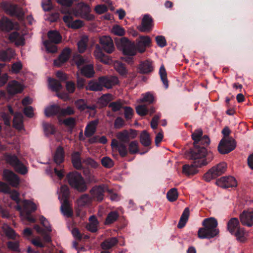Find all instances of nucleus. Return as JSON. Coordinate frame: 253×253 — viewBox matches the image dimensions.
I'll use <instances>...</instances> for the list:
<instances>
[{"label": "nucleus", "mask_w": 253, "mask_h": 253, "mask_svg": "<svg viewBox=\"0 0 253 253\" xmlns=\"http://www.w3.org/2000/svg\"><path fill=\"white\" fill-rule=\"evenodd\" d=\"M44 45L46 48V50L48 52L55 53L57 51V46L53 42H50L48 41H45L43 42Z\"/></svg>", "instance_id": "864d4df0"}, {"label": "nucleus", "mask_w": 253, "mask_h": 253, "mask_svg": "<svg viewBox=\"0 0 253 253\" xmlns=\"http://www.w3.org/2000/svg\"><path fill=\"white\" fill-rule=\"evenodd\" d=\"M7 248L11 251L20 252L19 244L17 241H8L7 242Z\"/></svg>", "instance_id": "052dcab7"}, {"label": "nucleus", "mask_w": 253, "mask_h": 253, "mask_svg": "<svg viewBox=\"0 0 253 253\" xmlns=\"http://www.w3.org/2000/svg\"><path fill=\"white\" fill-rule=\"evenodd\" d=\"M136 113L141 116H144L148 114V107L145 105H139L136 107Z\"/></svg>", "instance_id": "5fc2aeb1"}, {"label": "nucleus", "mask_w": 253, "mask_h": 253, "mask_svg": "<svg viewBox=\"0 0 253 253\" xmlns=\"http://www.w3.org/2000/svg\"><path fill=\"white\" fill-rule=\"evenodd\" d=\"M81 73L87 78L93 77L95 74L93 65L90 64L84 66L81 68Z\"/></svg>", "instance_id": "c756f323"}, {"label": "nucleus", "mask_w": 253, "mask_h": 253, "mask_svg": "<svg viewBox=\"0 0 253 253\" xmlns=\"http://www.w3.org/2000/svg\"><path fill=\"white\" fill-rule=\"evenodd\" d=\"M99 81L102 83L103 87L111 88L119 83L118 78L116 76H102L99 78Z\"/></svg>", "instance_id": "f3484780"}, {"label": "nucleus", "mask_w": 253, "mask_h": 253, "mask_svg": "<svg viewBox=\"0 0 253 253\" xmlns=\"http://www.w3.org/2000/svg\"><path fill=\"white\" fill-rule=\"evenodd\" d=\"M139 72L141 74H147L152 72L154 67L152 62L149 60L141 62L138 66Z\"/></svg>", "instance_id": "412c9836"}, {"label": "nucleus", "mask_w": 253, "mask_h": 253, "mask_svg": "<svg viewBox=\"0 0 253 253\" xmlns=\"http://www.w3.org/2000/svg\"><path fill=\"white\" fill-rule=\"evenodd\" d=\"M107 187L104 185H96L93 186L90 190V194L92 200L98 202H101L104 198V193Z\"/></svg>", "instance_id": "f8f14e48"}, {"label": "nucleus", "mask_w": 253, "mask_h": 253, "mask_svg": "<svg viewBox=\"0 0 253 253\" xmlns=\"http://www.w3.org/2000/svg\"><path fill=\"white\" fill-rule=\"evenodd\" d=\"M155 39L156 42L159 46L164 47L167 45L166 40L164 36H158Z\"/></svg>", "instance_id": "774afa93"}, {"label": "nucleus", "mask_w": 253, "mask_h": 253, "mask_svg": "<svg viewBox=\"0 0 253 253\" xmlns=\"http://www.w3.org/2000/svg\"><path fill=\"white\" fill-rule=\"evenodd\" d=\"M137 135L136 130L130 129L129 130H123L117 134V137L121 143L124 144L128 143L132 139L135 138Z\"/></svg>", "instance_id": "9b49d317"}, {"label": "nucleus", "mask_w": 253, "mask_h": 253, "mask_svg": "<svg viewBox=\"0 0 253 253\" xmlns=\"http://www.w3.org/2000/svg\"><path fill=\"white\" fill-rule=\"evenodd\" d=\"M83 163L92 168H97L99 164L91 158H87L83 161Z\"/></svg>", "instance_id": "0e129e2a"}, {"label": "nucleus", "mask_w": 253, "mask_h": 253, "mask_svg": "<svg viewBox=\"0 0 253 253\" xmlns=\"http://www.w3.org/2000/svg\"><path fill=\"white\" fill-rule=\"evenodd\" d=\"M103 88L102 83L100 82L98 78L97 81H90L88 84L87 89L91 91H98L102 90Z\"/></svg>", "instance_id": "e433bc0d"}, {"label": "nucleus", "mask_w": 253, "mask_h": 253, "mask_svg": "<svg viewBox=\"0 0 253 253\" xmlns=\"http://www.w3.org/2000/svg\"><path fill=\"white\" fill-rule=\"evenodd\" d=\"M118 243L116 237H112L105 240L101 244V247L103 250H108L115 246Z\"/></svg>", "instance_id": "f704fd0d"}, {"label": "nucleus", "mask_w": 253, "mask_h": 253, "mask_svg": "<svg viewBox=\"0 0 253 253\" xmlns=\"http://www.w3.org/2000/svg\"><path fill=\"white\" fill-rule=\"evenodd\" d=\"M116 150L118 151L120 156L122 158L126 156L128 153L126 146L123 143L120 144Z\"/></svg>", "instance_id": "13d9d810"}, {"label": "nucleus", "mask_w": 253, "mask_h": 253, "mask_svg": "<svg viewBox=\"0 0 253 253\" xmlns=\"http://www.w3.org/2000/svg\"><path fill=\"white\" fill-rule=\"evenodd\" d=\"M102 165L106 168H111L114 166L113 160L108 157H104L101 160Z\"/></svg>", "instance_id": "bf43d9fd"}, {"label": "nucleus", "mask_w": 253, "mask_h": 253, "mask_svg": "<svg viewBox=\"0 0 253 253\" xmlns=\"http://www.w3.org/2000/svg\"><path fill=\"white\" fill-rule=\"evenodd\" d=\"M159 74L161 81H162L166 88L169 87V83L167 79V74L164 65H162L159 70Z\"/></svg>", "instance_id": "c03bdc74"}, {"label": "nucleus", "mask_w": 253, "mask_h": 253, "mask_svg": "<svg viewBox=\"0 0 253 253\" xmlns=\"http://www.w3.org/2000/svg\"><path fill=\"white\" fill-rule=\"evenodd\" d=\"M42 7L45 11H49L53 8L51 0H43L42 2Z\"/></svg>", "instance_id": "338daca9"}, {"label": "nucleus", "mask_w": 253, "mask_h": 253, "mask_svg": "<svg viewBox=\"0 0 253 253\" xmlns=\"http://www.w3.org/2000/svg\"><path fill=\"white\" fill-rule=\"evenodd\" d=\"M40 220L41 223L44 227V229H42L39 225L36 224L34 226V228L36 230V231L38 233L40 234H42L45 230H46V231L48 232V233L51 232V227L49 225L47 220L43 216H41L40 218Z\"/></svg>", "instance_id": "5701e85b"}, {"label": "nucleus", "mask_w": 253, "mask_h": 253, "mask_svg": "<svg viewBox=\"0 0 253 253\" xmlns=\"http://www.w3.org/2000/svg\"><path fill=\"white\" fill-rule=\"evenodd\" d=\"M23 89L21 84L15 80L9 82L7 86V91L10 95L21 93Z\"/></svg>", "instance_id": "aec40b11"}, {"label": "nucleus", "mask_w": 253, "mask_h": 253, "mask_svg": "<svg viewBox=\"0 0 253 253\" xmlns=\"http://www.w3.org/2000/svg\"><path fill=\"white\" fill-rule=\"evenodd\" d=\"M75 113L74 109L71 106H68L66 108H61L60 111V116L65 117L67 116H71Z\"/></svg>", "instance_id": "603ef678"}, {"label": "nucleus", "mask_w": 253, "mask_h": 253, "mask_svg": "<svg viewBox=\"0 0 253 253\" xmlns=\"http://www.w3.org/2000/svg\"><path fill=\"white\" fill-rule=\"evenodd\" d=\"M1 27L4 30L9 31L13 29V25L12 22L10 20L6 19L2 22Z\"/></svg>", "instance_id": "680f3d73"}, {"label": "nucleus", "mask_w": 253, "mask_h": 253, "mask_svg": "<svg viewBox=\"0 0 253 253\" xmlns=\"http://www.w3.org/2000/svg\"><path fill=\"white\" fill-rule=\"evenodd\" d=\"M189 209L188 208H186L180 218L179 222L177 225V227L178 228H182L184 227L188 219V217L189 216Z\"/></svg>", "instance_id": "c9c22d12"}, {"label": "nucleus", "mask_w": 253, "mask_h": 253, "mask_svg": "<svg viewBox=\"0 0 253 253\" xmlns=\"http://www.w3.org/2000/svg\"><path fill=\"white\" fill-rule=\"evenodd\" d=\"M47 36L48 41L54 44L59 43L62 40V36L60 34L56 31L50 30L48 32Z\"/></svg>", "instance_id": "7c9ffc66"}, {"label": "nucleus", "mask_w": 253, "mask_h": 253, "mask_svg": "<svg viewBox=\"0 0 253 253\" xmlns=\"http://www.w3.org/2000/svg\"><path fill=\"white\" fill-rule=\"evenodd\" d=\"M117 72L122 76H126L127 73L125 65L120 62H117L114 64Z\"/></svg>", "instance_id": "a18cd8bd"}, {"label": "nucleus", "mask_w": 253, "mask_h": 253, "mask_svg": "<svg viewBox=\"0 0 253 253\" xmlns=\"http://www.w3.org/2000/svg\"><path fill=\"white\" fill-rule=\"evenodd\" d=\"M98 124L97 120L90 122L86 126L84 130V135L86 137H91L96 132Z\"/></svg>", "instance_id": "b1692460"}, {"label": "nucleus", "mask_w": 253, "mask_h": 253, "mask_svg": "<svg viewBox=\"0 0 253 253\" xmlns=\"http://www.w3.org/2000/svg\"><path fill=\"white\" fill-rule=\"evenodd\" d=\"M71 50L69 48H65L63 50L57 59L54 60V65L57 67L61 66L69 59Z\"/></svg>", "instance_id": "6ab92c4d"}, {"label": "nucleus", "mask_w": 253, "mask_h": 253, "mask_svg": "<svg viewBox=\"0 0 253 253\" xmlns=\"http://www.w3.org/2000/svg\"><path fill=\"white\" fill-rule=\"evenodd\" d=\"M235 140L231 138H222L218 146V151L221 154H228L236 148Z\"/></svg>", "instance_id": "9d476101"}, {"label": "nucleus", "mask_w": 253, "mask_h": 253, "mask_svg": "<svg viewBox=\"0 0 253 253\" xmlns=\"http://www.w3.org/2000/svg\"><path fill=\"white\" fill-rule=\"evenodd\" d=\"M150 149V148H147L144 152H139L138 143L137 141H132L129 143L128 148V152L130 154H135L139 153L140 155H144L148 152Z\"/></svg>", "instance_id": "cd10ccee"}, {"label": "nucleus", "mask_w": 253, "mask_h": 253, "mask_svg": "<svg viewBox=\"0 0 253 253\" xmlns=\"http://www.w3.org/2000/svg\"><path fill=\"white\" fill-rule=\"evenodd\" d=\"M151 43L150 37L141 36L136 40L135 45L137 48V51L140 53H143L146 50V47L149 46Z\"/></svg>", "instance_id": "dca6fc26"}, {"label": "nucleus", "mask_w": 253, "mask_h": 253, "mask_svg": "<svg viewBox=\"0 0 253 253\" xmlns=\"http://www.w3.org/2000/svg\"><path fill=\"white\" fill-rule=\"evenodd\" d=\"M91 198L88 194L82 195L78 200V204L80 207H84L89 205L91 202Z\"/></svg>", "instance_id": "ea45409f"}, {"label": "nucleus", "mask_w": 253, "mask_h": 253, "mask_svg": "<svg viewBox=\"0 0 253 253\" xmlns=\"http://www.w3.org/2000/svg\"><path fill=\"white\" fill-rule=\"evenodd\" d=\"M178 197L177 190L175 188L170 189L167 194V198L168 200L170 202H173L175 201Z\"/></svg>", "instance_id": "49530a36"}, {"label": "nucleus", "mask_w": 253, "mask_h": 253, "mask_svg": "<svg viewBox=\"0 0 253 253\" xmlns=\"http://www.w3.org/2000/svg\"><path fill=\"white\" fill-rule=\"evenodd\" d=\"M116 43L118 48L123 50L126 55L134 56L136 54L137 48L134 42H130L125 37L116 40Z\"/></svg>", "instance_id": "39448f33"}, {"label": "nucleus", "mask_w": 253, "mask_h": 253, "mask_svg": "<svg viewBox=\"0 0 253 253\" xmlns=\"http://www.w3.org/2000/svg\"><path fill=\"white\" fill-rule=\"evenodd\" d=\"M142 95L143 97L140 99L141 103L146 102L148 104H152L155 101L154 96L150 92L143 94Z\"/></svg>", "instance_id": "09e8293b"}, {"label": "nucleus", "mask_w": 253, "mask_h": 253, "mask_svg": "<svg viewBox=\"0 0 253 253\" xmlns=\"http://www.w3.org/2000/svg\"><path fill=\"white\" fill-rule=\"evenodd\" d=\"M60 107L56 105H53L47 107L45 110V115L47 117H51L52 116L59 114L60 115Z\"/></svg>", "instance_id": "4c0bfd02"}, {"label": "nucleus", "mask_w": 253, "mask_h": 253, "mask_svg": "<svg viewBox=\"0 0 253 253\" xmlns=\"http://www.w3.org/2000/svg\"><path fill=\"white\" fill-rule=\"evenodd\" d=\"M111 95L110 94H106L102 95L98 99L97 103L99 106V108H102L106 107L111 100Z\"/></svg>", "instance_id": "a19ab883"}, {"label": "nucleus", "mask_w": 253, "mask_h": 253, "mask_svg": "<svg viewBox=\"0 0 253 253\" xmlns=\"http://www.w3.org/2000/svg\"><path fill=\"white\" fill-rule=\"evenodd\" d=\"M10 197L11 199L14 201L17 204L15 207L16 209L18 211H22V206L19 204L21 200L19 197V193L15 191H13L10 194Z\"/></svg>", "instance_id": "3c124183"}, {"label": "nucleus", "mask_w": 253, "mask_h": 253, "mask_svg": "<svg viewBox=\"0 0 253 253\" xmlns=\"http://www.w3.org/2000/svg\"><path fill=\"white\" fill-rule=\"evenodd\" d=\"M242 224L248 227L253 225V211H244L240 215Z\"/></svg>", "instance_id": "a211bd4d"}, {"label": "nucleus", "mask_w": 253, "mask_h": 253, "mask_svg": "<svg viewBox=\"0 0 253 253\" xmlns=\"http://www.w3.org/2000/svg\"><path fill=\"white\" fill-rule=\"evenodd\" d=\"M108 107L111 108L113 112H116L120 111L123 107V104L121 100H118L116 101L110 103L108 105Z\"/></svg>", "instance_id": "8fccbe9b"}, {"label": "nucleus", "mask_w": 253, "mask_h": 253, "mask_svg": "<svg viewBox=\"0 0 253 253\" xmlns=\"http://www.w3.org/2000/svg\"><path fill=\"white\" fill-rule=\"evenodd\" d=\"M227 229L230 233L234 235L238 240L242 241L244 237V231L240 227L239 219L236 217L231 218L227 222Z\"/></svg>", "instance_id": "0eeeda50"}, {"label": "nucleus", "mask_w": 253, "mask_h": 253, "mask_svg": "<svg viewBox=\"0 0 253 253\" xmlns=\"http://www.w3.org/2000/svg\"><path fill=\"white\" fill-rule=\"evenodd\" d=\"M60 193L62 195L63 200L68 199L70 195V192L69 187L67 185H63L61 186L60 189Z\"/></svg>", "instance_id": "e2e57ef3"}, {"label": "nucleus", "mask_w": 253, "mask_h": 253, "mask_svg": "<svg viewBox=\"0 0 253 253\" xmlns=\"http://www.w3.org/2000/svg\"><path fill=\"white\" fill-rule=\"evenodd\" d=\"M65 152L63 147L58 146L54 155L53 159L54 162L57 165H60L64 161Z\"/></svg>", "instance_id": "393cba45"}, {"label": "nucleus", "mask_w": 253, "mask_h": 253, "mask_svg": "<svg viewBox=\"0 0 253 253\" xmlns=\"http://www.w3.org/2000/svg\"><path fill=\"white\" fill-rule=\"evenodd\" d=\"M216 183L217 185L224 188L235 187L237 184L235 178L232 176L221 177L217 180Z\"/></svg>", "instance_id": "4468645a"}, {"label": "nucleus", "mask_w": 253, "mask_h": 253, "mask_svg": "<svg viewBox=\"0 0 253 253\" xmlns=\"http://www.w3.org/2000/svg\"><path fill=\"white\" fill-rule=\"evenodd\" d=\"M60 208L61 212L64 215L68 217L73 216V211L68 199L63 200Z\"/></svg>", "instance_id": "a878e982"}, {"label": "nucleus", "mask_w": 253, "mask_h": 253, "mask_svg": "<svg viewBox=\"0 0 253 253\" xmlns=\"http://www.w3.org/2000/svg\"><path fill=\"white\" fill-rule=\"evenodd\" d=\"M3 177L4 180L13 187H16L19 184V179L18 176L11 170L4 169Z\"/></svg>", "instance_id": "2eb2a0df"}, {"label": "nucleus", "mask_w": 253, "mask_h": 253, "mask_svg": "<svg viewBox=\"0 0 253 253\" xmlns=\"http://www.w3.org/2000/svg\"><path fill=\"white\" fill-rule=\"evenodd\" d=\"M48 82L50 88L53 91L57 92L62 88L61 83L57 80L49 78Z\"/></svg>", "instance_id": "37998d69"}, {"label": "nucleus", "mask_w": 253, "mask_h": 253, "mask_svg": "<svg viewBox=\"0 0 253 253\" xmlns=\"http://www.w3.org/2000/svg\"><path fill=\"white\" fill-rule=\"evenodd\" d=\"M99 43L101 47L98 44L96 45L94 55L95 58L100 62L109 64L110 58L103 53L102 50L108 54L112 53L115 50L113 40L110 36H102L99 38Z\"/></svg>", "instance_id": "f03ea898"}, {"label": "nucleus", "mask_w": 253, "mask_h": 253, "mask_svg": "<svg viewBox=\"0 0 253 253\" xmlns=\"http://www.w3.org/2000/svg\"><path fill=\"white\" fill-rule=\"evenodd\" d=\"M91 11V7L88 4L81 2L78 3L74 12L77 17H80L87 21H92L94 20L95 16L90 14Z\"/></svg>", "instance_id": "6e6552de"}, {"label": "nucleus", "mask_w": 253, "mask_h": 253, "mask_svg": "<svg viewBox=\"0 0 253 253\" xmlns=\"http://www.w3.org/2000/svg\"><path fill=\"white\" fill-rule=\"evenodd\" d=\"M21 204L22 210L23 209L25 213H27L28 212L32 213L35 211L37 209L35 204L29 200H23L21 202Z\"/></svg>", "instance_id": "c85d7f7f"}, {"label": "nucleus", "mask_w": 253, "mask_h": 253, "mask_svg": "<svg viewBox=\"0 0 253 253\" xmlns=\"http://www.w3.org/2000/svg\"><path fill=\"white\" fill-rule=\"evenodd\" d=\"M227 165L225 163H220L210 169L203 176L204 179L209 182L212 179H215L225 172Z\"/></svg>", "instance_id": "1a4fd4ad"}, {"label": "nucleus", "mask_w": 253, "mask_h": 253, "mask_svg": "<svg viewBox=\"0 0 253 253\" xmlns=\"http://www.w3.org/2000/svg\"><path fill=\"white\" fill-rule=\"evenodd\" d=\"M14 51L11 48L6 50H0V60L2 61H9L14 56Z\"/></svg>", "instance_id": "2f4dec72"}, {"label": "nucleus", "mask_w": 253, "mask_h": 253, "mask_svg": "<svg viewBox=\"0 0 253 253\" xmlns=\"http://www.w3.org/2000/svg\"><path fill=\"white\" fill-rule=\"evenodd\" d=\"M4 160L11 165L17 172L24 175L28 172L27 168L18 159L15 155L5 153L4 155Z\"/></svg>", "instance_id": "423d86ee"}, {"label": "nucleus", "mask_w": 253, "mask_h": 253, "mask_svg": "<svg viewBox=\"0 0 253 253\" xmlns=\"http://www.w3.org/2000/svg\"><path fill=\"white\" fill-rule=\"evenodd\" d=\"M140 141L141 144L147 148H151V140L149 134L146 131L143 130L140 136Z\"/></svg>", "instance_id": "72a5a7b5"}, {"label": "nucleus", "mask_w": 253, "mask_h": 253, "mask_svg": "<svg viewBox=\"0 0 253 253\" xmlns=\"http://www.w3.org/2000/svg\"><path fill=\"white\" fill-rule=\"evenodd\" d=\"M43 126L44 130L46 134H53L55 132V130L53 126L48 123H43Z\"/></svg>", "instance_id": "69168bd1"}, {"label": "nucleus", "mask_w": 253, "mask_h": 253, "mask_svg": "<svg viewBox=\"0 0 253 253\" xmlns=\"http://www.w3.org/2000/svg\"><path fill=\"white\" fill-rule=\"evenodd\" d=\"M6 11L11 16H16L19 18L24 16L22 9L16 4H9L6 8Z\"/></svg>", "instance_id": "4be33fe9"}, {"label": "nucleus", "mask_w": 253, "mask_h": 253, "mask_svg": "<svg viewBox=\"0 0 253 253\" xmlns=\"http://www.w3.org/2000/svg\"><path fill=\"white\" fill-rule=\"evenodd\" d=\"M154 27V21L152 16L148 14H145L141 21V25L139 30L142 32H149L151 31Z\"/></svg>", "instance_id": "ddd939ff"}, {"label": "nucleus", "mask_w": 253, "mask_h": 253, "mask_svg": "<svg viewBox=\"0 0 253 253\" xmlns=\"http://www.w3.org/2000/svg\"><path fill=\"white\" fill-rule=\"evenodd\" d=\"M112 32L119 36H123L125 34V29L119 25H115L113 27Z\"/></svg>", "instance_id": "4d7b16f0"}, {"label": "nucleus", "mask_w": 253, "mask_h": 253, "mask_svg": "<svg viewBox=\"0 0 253 253\" xmlns=\"http://www.w3.org/2000/svg\"><path fill=\"white\" fill-rule=\"evenodd\" d=\"M191 137L194 141L193 148L190 149L189 156L193 161L190 165H184L182 167V172L186 175L196 174L198 172L197 168L207 165L214 157L212 152L207 151L206 148L210 143V139L207 135L203 136L201 128L195 130Z\"/></svg>", "instance_id": "f257e3e1"}, {"label": "nucleus", "mask_w": 253, "mask_h": 253, "mask_svg": "<svg viewBox=\"0 0 253 253\" xmlns=\"http://www.w3.org/2000/svg\"><path fill=\"white\" fill-rule=\"evenodd\" d=\"M72 163L75 168L77 169H83L81 160V153L79 152H74L71 155Z\"/></svg>", "instance_id": "bb28decb"}, {"label": "nucleus", "mask_w": 253, "mask_h": 253, "mask_svg": "<svg viewBox=\"0 0 253 253\" xmlns=\"http://www.w3.org/2000/svg\"><path fill=\"white\" fill-rule=\"evenodd\" d=\"M67 178L69 184L75 189L80 192L86 190L87 185L81 174L76 171L69 172Z\"/></svg>", "instance_id": "20e7f679"}, {"label": "nucleus", "mask_w": 253, "mask_h": 253, "mask_svg": "<svg viewBox=\"0 0 253 253\" xmlns=\"http://www.w3.org/2000/svg\"><path fill=\"white\" fill-rule=\"evenodd\" d=\"M88 39L87 36H83L78 42V48L80 53H83L87 47Z\"/></svg>", "instance_id": "79ce46f5"}, {"label": "nucleus", "mask_w": 253, "mask_h": 253, "mask_svg": "<svg viewBox=\"0 0 253 253\" xmlns=\"http://www.w3.org/2000/svg\"><path fill=\"white\" fill-rule=\"evenodd\" d=\"M13 126L19 130L23 128V121L22 115L18 113H15L13 120Z\"/></svg>", "instance_id": "58836bf2"}, {"label": "nucleus", "mask_w": 253, "mask_h": 253, "mask_svg": "<svg viewBox=\"0 0 253 253\" xmlns=\"http://www.w3.org/2000/svg\"><path fill=\"white\" fill-rule=\"evenodd\" d=\"M119 217V214L117 211H111L107 215L105 223L106 225L110 224L116 221Z\"/></svg>", "instance_id": "de8ad7c7"}, {"label": "nucleus", "mask_w": 253, "mask_h": 253, "mask_svg": "<svg viewBox=\"0 0 253 253\" xmlns=\"http://www.w3.org/2000/svg\"><path fill=\"white\" fill-rule=\"evenodd\" d=\"M89 223H88L86 226V229L92 233L96 232L97 230V225L98 224V221L96 217L94 215H91L89 218Z\"/></svg>", "instance_id": "473e14b6"}, {"label": "nucleus", "mask_w": 253, "mask_h": 253, "mask_svg": "<svg viewBox=\"0 0 253 253\" xmlns=\"http://www.w3.org/2000/svg\"><path fill=\"white\" fill-rule=\"evenodd\" d=\"M217 220L214 217H209L204 219L202 222L203 227L199 228L198 236L200 239H211L219 234L217 228Z\"/></svg>", "instance_id": "7ed1b4c3"}, {"label": "nucleus", "mask_w": 253, "mask_h": 253, "mask_svg": "<svg viewBox=\"0 0 253 253\" xmlns=\"http://www.w3.org/2000/svg\"><path fill=\"white\" fill-rule=\"evenodd\" d=\"M62 123L66 126L73 129L76 125V120L75 118L69 117L64 119Z\"/></svg>", "instance_id": "6e6d98bb"}]
</instances>
